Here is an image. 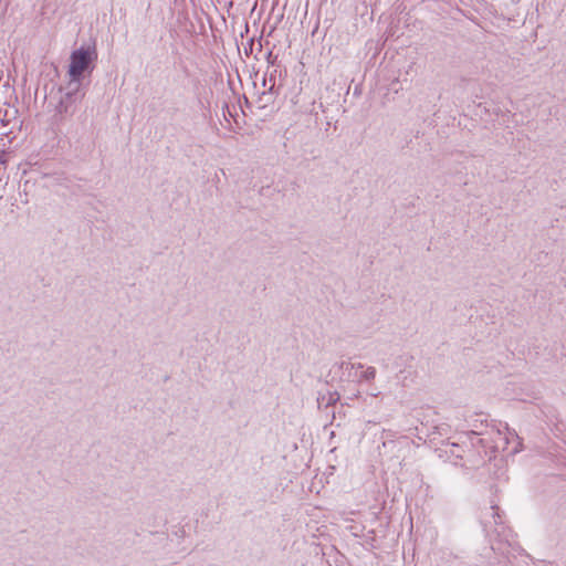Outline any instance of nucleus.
<instances>
[{"instance_id": "f257e3e1", "label": "nucleus", "mask_w": 566, "mask_h": 566, "mask_svg": "<svg viewBox=\"0 0 566 566\" xmlns=\"http://www.w3.org/2000/svg\"><path fill=\"white\" fill-rule=\"evenodd\" d=\"M95 57V51H91L88 49L74 51L71 55V63L69 67L70 77L73 81H78Z\"/></svg>"}]
</instances>
